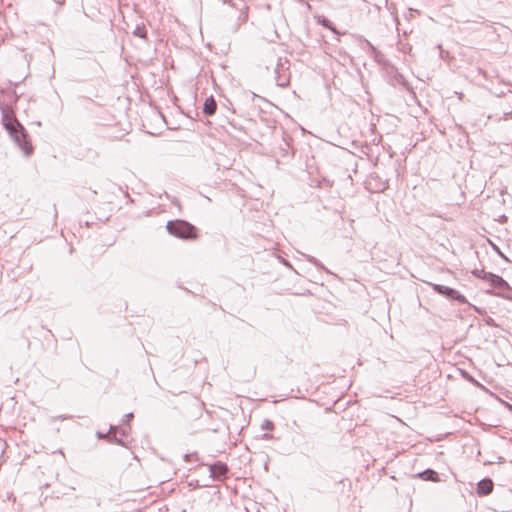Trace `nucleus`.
I'll return each instance as SVG.
<instances>
[{
    "label": "nucleus",
    "instance_id": "13",
    "mask_svg": "<svg viewBox=\"0 0 512 512\" xmlns=\"http://www.w3.org/2000/svg\"><path fill=\"white\" fill-rule=\"evenodd\" d=\"M449 298L454 299L461 304H465L468 302L466 297L464 295L460 294L457 290H455V294H450Z\"/></svg>",
    "mask_w": 512,
    "mask_h": 512
},
{
    "label": "nucleus",
    "instance_id": "2",
    "mask_svg": "<svg viewBox=\"0 0 512 512\" xmlns=\"http://www.w3.org/2000/svg\"><path fill=\"white\" fill-rule=\"evenodd\" d=\"M166 228L171 235L177 238L196 239L198 236L196 227L184 220L168 221Z\"/></svg>",
    "mask_w": 512,
    "mask_h": 512
},
{
    "label": "nucleus",
    "instance_id": "15",
    "mask_svg": "<svg viewBox=\"0 0 512 512\" xmlns=\"http://www.w3.org/2000/svg\"><path fill=\"white\" fill-rule=\"evenodd\" d=\"M261 428H262L263 430H269V431H271V430H273V429H274V423H273L271 420H269V419H265V420L262 422V424H261Z\"/></svg>",
    "mask_w": 512,
    "mask_h": 512
},
{
    "label": "nucleus",
    "instance_id": "5",
    "mask_svg": "<svg viewBox=\"0 0 512 512\" xmlns=\"http://www.w3.org/2000/svg\"><path fill=\"white\" fill-rule=\"evenodd\" d=\"M489 294L496 295L505 299L511 298L512 288L507 281L504 280V285H497L494 289L487 291Z\"/></svg>",
    "mask_w": 512,
    "mask_h": 512
},
{
    "label": "nucleus",
    "instance_id": "21",
    "mask_svg": "<svg viewBox=\"0 0 512 512\" xmlns=\"http://www.w3.org/2000/svg\"><path fill=\"white\" fill-rule=\"evenodd\" d=\"M508 300L512 301V293H511V298H508Z\"/></svg>",
    "mask_w": 512,
    "mask_h": 512
},
{
    "label": "nucleus",
    "instance_id": "18",
    "mask_svg": "<svg viewBox=\"0 0 512 512\" xmlns=\"http://www.w3.org/2000/svg\"><path fill=\"white\" fill-rule=\"evenodd\" d=\"M508 117H512V111L509 113H505L503 119H507Z\"/></svg>",
    "mask_w": 512,
    "mask_h": 512
},
{
    "label": "nucleus",
    "instance_id": "12",
    "mask_svg": "<svg viewBox=\"0 0 512 512\" xmlns=\"http://www.w3.org/2000/svg\"><path fill=\"white\" fill-rule=\"evenodd\" d=\"M133 35L140 37V38H146V29L143 25H137L135 29L133 30Z\"/></svg>",
    "mask_w": 512,
    "mask_h": 512
},
{
    "label": "nucleus",
    "instance_id": "3",
    "mask_svg": "<svg viewBox=\"0 0 512 512\" xmlns=\"http://www.w3.org/2000/svg\"><path fill=\"white\" fill-rule=\"evenodd\" d=\"M287 68L285 67V64L279 61L274 69V72L276 74L275 79L276 83L280 87H285L289 83V77L286 72Z\"/></svg>",
    "mask_w": 512,
    "mask_h": 512
},
{
    "label": "nucleus",
    "instance_id": "6",
    "mask_svg": "<svg viewBox=\"0 0 512 512\" xmlns=\"http://www.w3.org/2000/svg\"><path fill=\"white\" fill-rule=\"evenodd\" d=\"M493 490V482L492 480L485 478L479 481L477 484V494L480 496H486L490 494Z\"/></svg>",
    "mask_w": 512,
    "mask_h": 512
},
{
    "label": "nucleus",
    "instance_id": "9",
    "mask_svg": "<svg viewBox=\"0 0 512 512\" xmlns=\"http://www.w3.org/2000/svg\"><path fill=\"white\" fill-rule=\"evenodd\" d=\"M419 476L423 480H430V481H433V482L439 481V476H438L437 472H435L434 470H431V469H427V470L421 472L419 474Z\"/></svg>",
    "mask_w": 512,
    "mask_h": 512
},
{
    "label": "nucleus",
    "instance_id": "14",
    "mask_svg": "<svg viewBox=\"0 0 512 512\" xmlns=\"http://www.w3.org/2000/svg\"><path fill=\"white\" fill-rule=\"evenodd\" d=\"M490 272H486L484 270H480V269H475L472 271V274L474 276H476L477 278H480V279H483V280H486L487 276L489 275Z\"/></svg>",
    "mask_w": 512,
    "mask_h": 512
},
{
    "label": "nucleus",
    "instance_id": "8",
    "mask_svg": "<svg viewBox=\"0 0 512 512\" xmlns=\"http://www.w3.org/2000/svg\"><path fill=\"white\" fill-rule=\"evenodd\" d=\"M432 288L437 293L449 297L450 294H455V289L450 287L440 285V284H432Z\"/></svg>",
    "mask_w": 512,
    "mask_h": 512
},
{
    "label": "nucleus",
    "instance_id": "17",
    "mask_svg": "<svg viewBox=\"0 0 512 512\" xmlns=\"http://www.w3.org/2000/svg\"><path fill=\"white\" fill-rule=\"evenodd\" d=\"M272 438H273V436L271 434H267L266 433V434L263 435V439L270 440Z\"/></svg>",
    "mask_w": 512,
    "mask_h": 512
},
{
    "label": "nucleus",
    "instance_id": "16",
    "mask_svg": "<svg viewBox=\"0 0 512 512\" xmlns=\"http://www.w3.org/2000/svg\"><path fill=\"white\" fill-rule=\"evenodd\" d=\"M133 417H134L133 413H128V414H126V415H125V421H127V422H128V421H129V420H131Z\"/></svg>",
    "mask_w": 512,
    "mask_h": 512
},
{
    "label": "nucleus",
    "instance_id": "1",
    "mask_svg": "<svg viewBox=\"0 0 512 512\" xmlns=\"http://www.w3.org/2000/svg\"><path fill=\"white\" fill-rule=\"evenodd\" d=\"M3 121L6 130L13 138L14 142L26 155H30L33 148L27 140V134L24 127L16 119H8L5 117Z\"/></svg>",
    "mask_w": 512,
    "mask_h": 512
},
{
    "label": "nucleus",
    "instance_id": "4",
    "mask_svg": "<svg viewBox=\"0 0 512 512\" xmlns=\"http://www.w3.org/2000/svg\"><path fill=\"white\" fill-rule=\"evenodd\" d=\"M209 471L214 480H223L228 472V467L222 462H216L209 466Z\"/></svg>",
    "mask_w": 512,
    "mask_h": 512
},
{
    "label": "nucleus",
    "instance_id": "7",
    "mask_svg": "<svg viewBox=\"0 0 512 512\" xmlns=\"http://www.w3.org/2000/svg\"><path fill=\"white\" fill-rule=\"evenodd\" d=\"M216 108H217V105H216V101L214 100V98L212 96L208 97L205 100L204 107H203L204 114L213 115L216 111Z\"/></svg>",
    "mask_w": 512,
    "mask_h": 512
},
{
    "label": "nucleus",
    "instance_id": "11",
    "mask_svg": "<svg viewBox=\"0 0 512 512\" xmlns=\"http://www.w3.org/2000/svg\"><path fill=\"white\" fill-rule=\"evenodd\" d=\"M319 23H320L322 26H324V27H326V28L330 29L333 33H335V34L339 35V32L336 30V28L332 25V23L330 22V20H328L327 18H324V17H323L321 20H319Z\"/></svg>",
    "mask_w": 512,
    "mask_h": 512
},
{
    "label": "nucleus",
    "instance_id": "19",
    "mask_svg": "<svg viewBox=\"0 0 512 512\" xmlns=\"http://www.w3.org/2000/svg\"><path fill=\"white\" fill-rule=\"evenodd\" d=\"M506 407L508 408V410H509L510 412H512V405H511V404L507 403V404H506Z\"/></svg>",
    "mask_w": 512,
    "mask_h": 512
},
{
    "label": "nucleus",
    "instance_id": "10",
    "mask_svg": "<svg viewBox=\"0 0 512 512\" xmlns=\"http://www.w3.org/2000/svg\"><path fill=\"white\" fill-rule=\"evenodd\" d=\"M488 283H490V285L493 287V289L497 286V285H504V279L496 274H493V273H489V275L487 276L486 280Z\"/></svg>",
    "mask_w": 512,
    "mask_h": 512
},
{
    "label": "nucleus",
    "instance_id": "20",
    "mask_svg": "<svg viewBox=\"0 0 512 512\" xmlns=\"http://www.w3.org/2000/svg\"><path fill=\"white\" fill-rule=\"evenodd\" d=\"M116 429H117V427H115V426H111V427H110V432H113V431H115Z\"/></svg>",
    "mask_w": 512,
    "mask_h": 512
}]
</instances>
